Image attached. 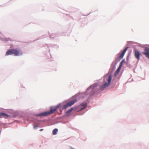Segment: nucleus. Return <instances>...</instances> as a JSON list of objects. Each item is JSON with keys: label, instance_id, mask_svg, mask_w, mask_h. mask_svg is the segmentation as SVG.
I'll return each mask as SVG.
<instances>
[{"label": "nucleus", "instance_id": "f257e3e1", "mask_svg": "<svg viewBox=\"0 0 149 149\" xmlns=\"http://www.w3.org/2000/svg\"><path fill=\"white\" fill-rule=\"evenodd\" d=\"M12 54H14L15 56H18L22 55V53L20 50L13 49L8 50L6 54V55L8 56Z\"/></svg>", "mask_w": 149, "mask_h": 149}, {"label": "nucleus", "instance_id": "f03ea898", "mask_svg": "<svg viewBox=\"0 0 149 149\" xmlns=\"http://www.w3.org/2000/svg\"><path fill=\"white\" fill-rule=\"evenodd\" d=\"M56 110L55 107H51L49 111H46L37 114L38 116H45L49 115L53 113Z\"/></svg>", "mask_w": 149, "mask_h": 149}, {"label": "nucleus", "instance_id": "7ed1b4c3", "mask_svg": "<svg viewBox=\"0 0 149 149\" xmlns=\"http://www.w3.org/2000/svg\"><path fill=\"white\" fill-rule=\"evenodd\" d=\"M112 77V76L111 75L109 76L108 79V83H107V82H105L103 85L100 86V88L102 89L108 86L110 84L111 82Z\"/></svg>", "mask_w": 149, "mask_h": 149}, {"label": "nucleus", "instance_id": "20e7f679", "mask_svg": "<svg viewBox=\"0 0 149 149\" xmlns=\"http://www.w3.org/2000/svg\"><path fill=\"white\" fill-rule=\"evenodd\" d=\"M77 100L76 99H75L67 103L62 108V110L66 109L68 107H70L74 104L75 102H77Z\"/></svg>", "mask_w": 149, "mask_h": 149}, {"label": "nucleus", "instance_id": "39448f33", "mask_svg": "<svg viewBox=\"0 0 149 149\" xmlns=\"http://www.w3.org/2000/svg\"><path fill=\"white\" fill-rule=\"evenodd\" d=\"M143 54L147 58L149 59V48L146 47L145 49L144 52H143Z\"/></svg>", "mask_w": 149, "mask_h": 149}, {"label": "nucleus", "instance_id": "423d86ee", "mask_svg": "<svg viewBox=\"0 0 149 149\" xmlns=\"http://www.w3.org/2000/svg\"><path fill=\"white\" fill-rule=\"evenodd\" d=\"M128 47H126L125 49L120 54H119L118 55H119V57L120 59L122 58L125 54L126 51L127 50Z\"/></svg>", "mask_w": 149, "mask_h": 149}, {"label": "nucleus", "instance_id": "0eeeda50", "mask_svg": "<svg viewBox=\"0 0 149 149\" xmlns=\"http://www.w3.org/2000/svg\"><path fill=\"white\" fill-rule=\"evenodd\" d=\"M10 117V116L5 113L1 112L0 113V118H6L7 117Z\"/></svg>", "mask_w": 149, "mask_h": 149}, {"label": "nucleus", "instance_id": "6e6552de", "mask_svg": "<svg viewBox=\"0 0 149 149\" xmlns=\"http://www.w3.org/2000/svg\"><path fill=\"white\" fill-rule=\"evenodd\" d=\"M134 55L135 57L138 60L139 59L140 53L137 50H136L135 51Z\"/></svg>", "mask_w": 149, "mask_h": 149}, {"label": "nucleus", "instance_id": "1a4fd4ad", "mask_svg": "<svg viewBox=\"0 0 149 149\" xmlns=\"http://www.w3.org/2000/svg\"><path fill=\"white\" fill-rule=\"evenodd\" d=\"M120 69V68H118L117 70L115 72L114 74V76H116L119 73Z\"/></svg>", "mask_w": 149, "mask_h": 149}, {"label": "nucleus", "instance_id": "9d476101", "mask_svg": "<svg viewBox=\"0 0 149 149\" xmlns=\"http://www.w3.org/2000/svg\"><path fill=\"white\" fill-rule=\"evenodd\" d=\"M87 104L86 103L82 104H81V105L82 106L84 107L83 108H81L80 109V110H83V109H85L86 107Z\"/></svg>", "mask_w": 149, "mask_h": 149}, {"label": "nucleus", "instance_id": "9b49d317", "mask_svg": "<svg viewBox=\"0 0 149 149\" xmlns=\"http://www.w3.org/2000/svg\"><path fill=\"white\" fill-rule=\"evenodd\" d=\"M58 131V130L57 129H54L52 132L53 134V135H55L56 134L57 132Z\"/></svg>", "mask_w": 149, "mask_h": 149}, {"label": "nucleus", "instance_id": "f8f14e48", "mask_svg": "<svg viewBox=\"0 0 149 149\" xmlns=\"http://www.w3.org/2000/svg\"><path fill=\"white\" fill-rule=\"evenodd\" d=\"M73 110V109L72 108H71V109H69L66 112V113L67 114L68 113H70L72 112V110Z\"/></svg>", "mask_w": 149, "mask_h": 149}, {"label": "nucleus", "instance_id": "ddd939ff", "mask_svg": "<svg viewBox=\"0 0 149 149\" xmlns=\"http://www.w3.org/2000/svg\"><path fill=\"white\" fill-rule=\"evenodd\" d=\"M123 63V61H122L120 63L119 66L118 68H120V69H121V67L122 65V64Z\"/></svg>", "mask_w": 149, "mask_h": 149}, {"label": "nucleus", "instance_id": "4468645a", "mask_svg": "<svg viewBox=\"0 0 149 149\" xmlns=\"http://www.w3.org/2000/svg\"><path fill=\"white\" fill-rule=\"evenodd\" d=\"M61 106V104H60L58 105L55 107H56V109H57V108H59Z\"/></svg>", "mask_w": 149, "mask_h": 149}, {"label": "nucleus", "instance_id": "2eb2a0df", "mask_svg": "<svg viewBox=\"0 0 149 149\" xmlns=\"http://www.w3.org/2000/svg\"><path fill=\"white\" fill-rule=\"evenodd\" d=\"M38 127V126L37 125H34L33 126V127L35 129L37 128Z\"/></svg>", "mask_w": 149, "mask_h": 149}, {"label": "nucleus", "instance_id": "dca6fc26", "mask_svg": "<svg viewBox=\"0 0 149 149\" xmlns=\"http://www.w3.org/2000/svg\"><path fill=\"white\" fill-rule=\"evenodd\" d=\"M43 130V129H41L40 130V131H42V130Z\"/></svg>", "mask_w": 149, "mask_h": 149}, {"label": "nucleus", "instance_id": "f3484780", "mask_svg": "<svg viewBox=\"0 0 149 149\" xmlns=\"http://www.w3.org/2000/svg\"><path fill=\"white\" fill-rule=\"evenodd\" d=\"M105 78H106V77H105V78H104V80H105Z\"/></svg>", "mask_w": 149, "mask_h": 149}]
</instances>
